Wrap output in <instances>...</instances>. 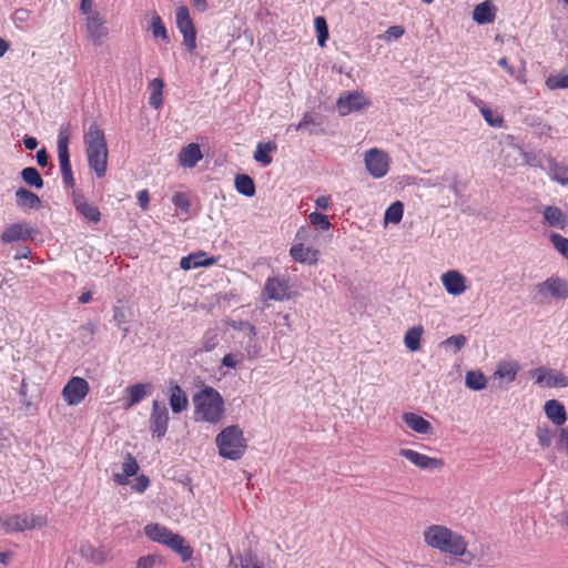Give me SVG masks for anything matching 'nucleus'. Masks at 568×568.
Listing matches in <instances>:
<instances>
[{
	"label": "nucleus",
	"instance_id": "f257e3e1",
	"mask_svg": "<svg viewBox=\"0 0 568 568\" xmlns=\"http://www.w3.org/2000/svg\"><path fill=\"white\" fill-rule=\"evenodd\" d=\"M425 544L442 554L454 558H462L466 564H471L476 556L468 549V541L462 534L445 525H430L423 531Z\"/></svg>",
	"mask_w": 568,
	"mask_h": 568
},
{
	"label": "nucleus",
	"instance_id": "f03ea898",
	"mask_svg": "<svg viewBox=\"0 0 568 568\" xmlns=\"http://www.w3.org/2000/svg\"><path fill=\"white\" fill-rule=\"evenodd\" d=\"M88 164L98 178L105 176L108 170V144L104 132L97 123L90 124L84 133Z\"/></svg>",
	"mask_w": 568,
	"mask_h": 568
},
{
	"label": "nucleus",
	"instance_id": "7ed1b4c3",
	"mask_svg": "<svg viewBox=\"0 0 568 568\" xmlns=\"http://www.w3.org/2000/svg\"><path fill=\"white\" fill-rule=\"evenodd\" d=\"M194 414L196 420L217 424L224 415V399L211 386H204L193 395Z\"/></svg>",
	"mask_w": 568,
	"mask_h": 568
},
{
	"label": "nucleus",
	"instance_id": "20e7f679",
	"mask_svg": "<svg viewBox=\"0 0 568 568\" xmlns=\"http://www.w3.org/2000/svg\"><path fill=\"white\" fill-rule=\"evenodd\" d=\"M219 453L223 458L237 460L246 449L243 430L237 425L224 428L215 438Z\"/></svg>",
	"mask_w": 568,
	"mask_h": 568
},
{
	"label": "nucleus",
	"instance_id": "39448f33",
	"mask_svg": "<svg viewBox=\"0 0 568 568\" xmlns=\"http://www.w3.org/2000/svg\"><path fill=\"white\" fill-rule=\"evenodd\" d=\"M536 294L534 300L539 303H548L552 300L568 298V280L559 276H550L544 282L535 285Z\"/></svg>",
	"mask_w": 568,
	"mask_h": 568
},
{
	"label": "nucleus",
	"instance_id": "423d86ee",
	"mask_svg": "<svg viewBox=\"0 0 568 568\" xmlns=\"http://www.w3.org/2000/svg\"><path fill=\"white\" fill-rule=\"evenodd\" d=\"M69 143H70V130L68 126H61L58 133V158L59 164L62 174V181L67 187H73L75 181L73 179L71 164H70V154H69Z\"/></svg>",
	"mask_w": 568,
	"mask_h": 568
},
{
	"label": "nucleus",
	"instance_id": "0eeeda50",
	"mask_svg": "<svg viewBox=\"0 0 568 568\" xmlns=\"http://www.w3.org/2000/svg\"><path fill=\"white\" fill-rule=\"evenodd\" d=\"M47 525V518L41 515L19 514L8 516L2 521V527L8 532H21L29 529L42 528Z\"/></svg>",
	"mask_w": 568,
	"mask_h": 568
},
{
	"label": "nucleus",
	"instance_id": "6e6552de",
	"mask_svg": "<svg viewBox=\"0 0 568 568\" xmlns=\"http://www.w3.org/2000/svg\"><path fill=\"white\" fill-rule=\"evenodd\" d=\"M169 420V410L165 403L154 399L149 418V429L153 438L161 439L165 436Z\"/></svg>",
	"mask_w": 568,
	"mask_h": 568
},
{
	"label": "nucleus",
	"instance_id": "1a4fd4ad",
	"mask_svg": "<svg viewBox=\"0 0 568 568\" xmlns=\"http://www.w3.org/2000/svg\"><path fill=\"white\" fill-rule=\"evenodd\" d=\"M364 163L367 172L374 179L384 178L389 170V158L387 153L376 148L365 152Z\"/></svg>",
	"mask_w": 568,
	"mask_h": 568
},
{
	"label": "nucleus",
	"instance_id": "9d476101",
	"mask_svg": "<svg viewBox=\"0 0 568 568\" xmlns=\"http://www.w3.org/2000/svg\"><path fill=\"white\" fill-rule=\"evenodd\" d=\"M175 18L176 27L183 34V44L187 51L192 52L196 48V30L190 17L189 9L185 6L179 7Z\"/></svg>",
	"mask_w": 568,
	"mask_h": 568
},
{
	"label": "nucleus",
	"instance_id": "9b49d317",
	"mask_svg": "<svg viewBox=\"0 0 568 568\" xmlns=\"http://www.w3.org/2000/svg\"><path fill=\"white\" fill-rule=\"evenodd\" d=\"M85 31L94 45H101L109 34L105 18L99 11H94L85 19Z\"/></svg>",
	"mask_w": 568,
	"mask_h": 568
},
{
	"label": "nucleus",
	"instance_id": "f8f14e48",
	"mask_svg": "<svg viewBox=\"0 0 568 568\" xmlns=\"http://www.w3.org/2000/svg\"><path fill=\"white\" fill-rule=\"evenodd\" d=\"M89 383L82 377H71L62 389L63 399L70 406L79 405L89 393Z\"/></svg>",
	"mask_w": 568,
	"mask_h": 568
},
{
	"label": "nucleus",
	"instance_id": "ddd939ff",
	"mask_svg": "<svg viewBox=\"0 0 568 568\" xmlns=\"http://www.w3.org/2000/svg\"><path fill=\"white\" fill-rule=\"evenodd\" d=\"M337 110L342 116L361 111L371 105V101L359 91L346 92L337 100Z\"/></svg>",
	"mask_w": 568,
	"mask_h": 568
},
{
	"label": "nucleus",
	"instance_id": "4468645a",
	"mask_svg": "<svg viewBox=\"0 0 568 568\" xmlns=\"http://www.w3.org/2000/svg\"><path fill=\"white\" fill-rule=\"evenodd\" d=\"M398 454L405 457L416 467L424 470H434L444 466V462L442 459L429 457L409 448H402L399 449Z\"/></svg>",
	"mask_w": 568,
	"mask_h": 568
},
{
	"label": "nucleus",
	"instance_id": "2eb2a0df",
	"mask_svg": "<svg viewBox=\"0 0 568 568\" xmlns=\"http://www.w3.org/2000/svg\"><path fill=\"white\" fill-rule=\"evenodd\" d=\"M80 556L93 564V565H103L111 560V552L104 546L95 547L89 541L82 542L79 549Z\"/></svg>",
	"mask_w": 568,
	"mask_h": 568
},
{
	"label": "nucleus",
	"instance_id": "dca6fc26",
	"mask_svg": "<svg viewBox=\"0 0 568 568\" xmlns=\"http://www.w3.org/2000/svg\"><path fill=\"white\" fill-rule=\"evenodd\" d=\"M440 280L446 292L450 295L458 296L466 291V278L458 271H447L442 275Z\"/></svg>",
	"mask_w": 568,
	"mask_h": 568
},
{
	"label": "nucleus",
	"instance_id": "f3484780",
	"mask_svg": "<svg viewBox=\"0 0 568 568\" xmlns=\"http://www.w3.org/2000/svg\"><path fill=\"white\" fill-rule=\"evenodd\" d=\"M34 230L27 223H13L4 229L0 239L3 243L26 241L32 236Z\"/></svg>",
	"mask_w": 568,
	"mask_h": 568
},
{
	"label": "nucleus",
	"instance_id": "a211bd4d",
	"mask_svg": "<svg viewBox=\"0 0 568 568\" xmlns=\"http://www.w3.org/2000/svg\"><path fill=\"white\" fill-rule=\"evenodd\" d=\"M169 404L173 414H180L189 407L187 395L174 381L169 383Z\"/></svg>",
	"mask_w": 568,
	"mask_h": 568
},
{
	"label": "nucleus",
	"instance_id": "6ab92c4d",
	"mask_svg": "<svg viewBox=\"0 0 568 568\" xmlns=\"http://www.w3.org/2000/svg\"><path fill=\"white\" fill-rule=\"evenodd\" d=\"M16 204L23 212L40 210L42 207L41 199L32 191L26 187H19L14 194Z\"/></svg>",
	"mask_w": 568,
	"mask_h": 568
},
{
	"label": "nucleus",
	"instance_id": "aec40b11",
	"mask_svg": "<svg viewBox=\"0 0 568 568\" xmlns=\"http://www.w3.org/2000/svg\"><path fill=\"white\" fill-rule=\"evenodd\" d=\"M288 283L284 277L267 278L265 283V294L270 300L284 301L288 298Z\"/></svg>",
	"mask_w": 568,
	"mask_h": 568
},
{
	"label": "nucleus",
	"instance_id": "412c9836",
	"mask_svg": "<svg viewBox=\"0 0 568 568\" xmlns=\"http://www.w3.org/2000/svg\"><path fill=\"white\" fill-rule=\"evenodd\" d=\"M290 255L298 263L312 265L318 261L320 251L313 247H305L303 243H296L291 247Z\"/></svg>",
	"mask_w": 568,
	"mask_h": 568
},
{
	"label": "nucleus",
	"instance_id": "4be33fe9",
	"mask_svg": "<svg viewBox=\"0 0 568 568\" xmlns=\"http://www.w3.org/2000/svg\"><path fill=\"white\" fill-rule=\"evenodd\" d=\"M203 155L200 145L196 143H190L184 146L179 153V163L183 168H194Z\"/></svg>",
	"mask_w": 568,
	"mask_h": 568
},
{
	"label": "nucleus",
	"instance_id": "5701e85b",
	"mask_svg": "<svg viewBox=\"0 0 568 568\" xmlns=\"http://www.w3.org/2000/svg\"><path fill=\"white\" fill-rule=\"evenodd\" d=\"M545 414L556 426H562L567 420L565 406L557 399H549L544 406Z\"/></svg>",
	"mask_w": 568,
	"mask_h": 568
},
{
	"label": "nucleus",
	"instance_id": "b1692460",
	"mask_svg": "<svg viewBox=\"0 0 568 568\" xmlns=\"http://www.w3.org/2000/svg\"><path fill=\"white\" fill-rule=\"evenodd\" d=\"M165 546L169 547L175 554H178L183 561H187L189 559H191L193 555L192 547L189 545L185 538L179 534L173 532L170 539H168Z\"/></svg>",
	"mask_w": 568,
	"mask_h": 568
},
{
	"label": "nucleus",
	"instance_id": "393cba45",
	"mask_svg": "<svg viewBox=\"0 0 568 568\" xmlns=\"http://www.w3.org/2000/svg\"><path fill=\"white\" fill-rule=\"evenodd\" d=\"M215 263L214 257H206L204 252L191 253L180 260V267L184 271L201 266H210Z\"/></svg>",
	"mask_w": 568,
	"mask_h": 568
},
{
	"label": "nucleus",
	"instance_id": "a878e982",
	"mask_svg": "<svg viewBox=\"0 0 568 568\" xmlns=\"http://www.w3.org/2000/svg\"><path fill=\"white\" fill-rule=\"evenodd\" d=\"M404 423L414 432L423 435L430 434L433 432L432 424L425 419L424 417L415 414V413H404L403 414Z\"/></svg>",
	"mask_w": 568,
	"mask_h": 568
},
{
	"label": "nucleus",
	"instance_id": "bb28decb",
	"mask_svg": "<svg viewBox=\"0 0 568 568\" xmlns=\"http://www.w3.org/2000/svg\"><path fill=\"white\" fill-rule=\"evenodd\" d=\"M496 18V7L486 0L474 8L473 19L479 24L491 23Z\"/></svg>",
	"mask_w": 568,
	"mask_h": 568
},
{
	"label": "nucleus",
	"instance_id": "cd10ccee",
	"mask_svg": "<svg viewBox=\"0 0 568 568\" xmlns=\"http://www.w3.org/2000/svg\"><path fill=\"white\" fill-rule=\"evenodd\" d=\"M144 534L150 540L165 546L173 531L163 525L152 523L144 527Z\"/></svg>",
	"mask_w": 568,
	"mask_h": 568
},
{
	"label": "nucleus",
	"instance_id": "c85d7f7f",
	"mask_svg": "<svg viewBox=\"0 0 568 568\" xmlns=\"http://www.w3.org/2000/svg\"><path fill=\"white\" fill-rule=\"evenodd\" d=\"M148 387H150V384L142 383H138L126 387L125 393L128 394V397L123 404V407L125 409H129L134 405L139 404L148 395Z\"/></svg>",
	"mask_w": 568,
	"mask_h": 568
},
{
	"label": "nucleus",
	"instance_id": "c756f323",
	"mask_svg": "<svg viewBox=\"0 0 568 568\" xmlns=\"http://www.w3.org/2000/svg\"><path fill=\"white\" fill-rule=\"evenodd\" d=\"M276 149L277 145L275 142H258L253 154V159L263 165H270L272 163V156L270 153L275 152Z\"/></svg>",
	"mask_w": 568,
	"mask_h": 568
},
{
	"label": "nucleus",
	"instance_id": "7c9ffc66",
	"mask_svg": "<svg viewBox=\"0 0 568 568\" xmlns=\"http://www.w3.org/2000/svg\"><path fill=\"white\" fill-rule=\"evenodd\" d=\"M470 101L479 108L484 120L493 128H501L504 120L500 116H495L493 111L485 105V102L476 97L469 95Z\"/></svg>",
	"mask_w": 568,
	"mask_h": 568
},
{
	"label": "nucleus",
	"instance_id": "2f4dec72",
	"mask_svg": "<svg viewBox=\"0 0 568 568\" xmlns=\"http://www.w3.org/2000/svg\"><path fill=\"white\" fill-rule=\"evenodd\" d=\"M235 190L247 197L255 195L256 189L254 180L247 174H237L234 180Z\"/></svg>",
	"mask_w": 568,
	"mask_h": 568
},
{
	"label": "nucleus",
	"instance_id": "473e14b6",
	"mask_svg": "<svg viewBox=\"0 0 568 568\" xmlns=\"http://www.w3.org/2000/svg\"><path fill=\"white\" fill-rule=\"evenodd\" d=\"M423 332L424 329L422 326H413L405 333L404 343L407 349L416 352L420 348Z\"/></svg>",
	"mask_w": 568,
	"mask_h": 568
},
{
	"label": "nucleus",
	"instance_id": "72a5a7b5",
	"mask_svg": "<svg viewBox=\"0 0 568 568\" xmlns=\"http://www.w3.org/2000/svg\"><path fill=\"white\" fill-rule=\"evenodd\" d=\"M20 175H21L22 181L27 185L34 187V189L43 187V184H44L43 179L36 168H33V166L24 168L21 171Z\"/></svg>",
	"mask_w": 568,
	"mask_h": 568
},
{
	"label": "nucleus",
	"instance_id": "f704fd0d",
	"mask_svg": "<svg viewBox=\"0 0 568 568\" xmlns=\"http://www.w3.org/2000/svg\"><path fill=\"white\" fill-rule=\"evenodd\" d=\"M544 219L550 226L564 229L565 215L559 207L551 205L546 206L544 210Z\"/></svg>",
	"mask_w": 568,
	"mask_h": 568
},
{
	"label": "nucleus",
	"instance_id": "c9c22d12",
	"mask_svg": "<svg viewBox=\"0 0 568 568\" xmlns=\"http://www.w3.org/2000/svg\"><path fill=\"white\" fill-rule=\"evenodd\" d=\"M549 170L552 179L561 185L568 184V166L555 159L549 160Z\"/></svg>",
	"mask_w": 568,
	"mask_h": 568
},
{
	"label": "nucleus",
	"instance_id": "e433bc0d",
	"mask_svg": "<svg viewBox=\"0 0 568 568\" xmlns=\"http://www.w3.org/2000/svg\"><path fill=\"white\" fill-rule=\"evenodd\" d=\"M465 385L471 390H483L487 379L480 371H468L465 376Z\"/></svg>",
	"mask_w": 568,
	"mask_h": 568
},
{
	"label": "nucleus",
	"instance_id": "4c0bfd02",
	"mask_svg": "<svg viewBox=\"0 0 568 568\" xmlns=\"http://www.w3.org/2000/svg\"><path fill=\"white\" fill-rule=\"evenodd\" d=\"M75 209L92 223H98L101 220V213L99 209L87 203L85 201H75Z\"/></svg>",
	"mask_w": 568,
	"mask_h": 568
},
{
	"label": "nucleus",
	"instance_id": "58836bf2",
	"mask_svg": "<svg viewBox=\"0 0 568 568\" xmlns=\"http://www.w3.org/2000/svg\"><path fill=\"white\" fill-rule=\"evenodd\" d=\"M404 214V205L400 201L393 202L385 211V223L397 224L402 221Z\"/></svg>",
	"mask_w": 568,
	"mask_h": 568
},
{
	"label": "nucleus",
	"instance_id": "ea45409f",
	"mask_svg": "<svg viewBox=\"0 0 568 568\" xmlns=\"http://www.w3.org/2000/svg\"><path fill=\"white\" fill-rule=\"evenodd\" d=\"M320 124L315 121L311 113H305L303 119L290 128H294L296 131H307L310 134L317 133Z\"/></svg>",
	"mask_w": 568,
	"mask_h": 568
},
{
	"label": "nucleus",
	"instance_id": "a19ab883",
	"mask_svg": "<svg viewBox=\"0 0 568 568\" xmlns=\"http://www.w3.org/2000/svg\"><path fill=\"white\" fill-rule=\"evenodd\" d=\"M467 343V338L463 334L449 336L440 343V347L452 349L454 353L459 352Z\"/></svg>",
	"mask_w": 568,
	"mask_h": 568
},
{
	"label": "nucleus",
	"instance_id": "79ce46f5",
	"mask_svg": "<svg viewBox=\"0 0 568 568\" xmlns=\"http://www.w3.org/2000/svg\"><path fill=\"white\" fill-rule=\"evenodd\" d=\"M549 241L555 250L568 261V239L552 232L549 234Z\"/></svg>",
	"mask_w": 568,
	"mask_h": 568
},
{
	"label": "nucleus",
	"instance_id": "37998d69",
	"mask_svg": "<svg viewBox=\"0 0 568 568\" xmlns=\"http://www.w3.org/2000/svg\"><path fill=\"white\" fill-rule=\"evenodd\" d=\"M150 30L154 38H160L165 42H169V36L165 26L162 22V19L159 14L154 13L152 17V21L150 24Z\"/></svg>",
	"mask_w": 568,
	"mask_h": 568
},
{
	"label": "nucleus",
	"instance_id": "c03bdc74",
	"mask_svg": "<svg viewBox=\"0 0 568 568\" xmlns=\"http://www.w3.org/2000/svg\"><path fill=\"white\" fill-rule=\"evenodd\" d=\"M518 373V365L516 363H501L499 364L496 375H498L500 378H506L507 382L515 381Z\"/></svg>",
	"mask_w": 568,
	"mask_h": 568
},
{
	"label": "nucleus",
	"instance_id": "a18cd8bd",
	"mask_svg": "<svg viewBox=\"0 0 568 568\" xmlns=\"http://www.w3.org/2000/svg\"><path fill=\"white\" fill-rule=\"evenodd\" d=\"M314 27L317 33V42L320 47H324L328 39V27L324 17L318 16L314 19Z\"/></svg>",
	"mask_w": 568,
	"mask_h": 568
},
{
	"label": "nucleus",
	"instance_id": "49530a36",
	"mask_svg": "<svg viewBox=\"0 0 568 568\" xmlns=\"http://www.w3.org/2000/svg\"><path fill=\"white\" fill-rule=\"evenodd\" d=\"M163 564V558L160 555H146L136 560V568H155Z\"/></svg>",
	"mask_w": 568,
	"mask_h": 568
},
{
	"label": "nucleus",
	"instance_id": "de8ad7c7",
	"mask_svg": "<svg viewBox=\"0 0 568 568\" xmlns=\"http://www.w3.org/2000/svg\"><path fill=\"white\" fill-rule=\"evenodd\" d=\"M97 331V326L93 323H87L79 327L78 329V338L82 344H90L93 341V335Z\"/></svg>",
	"mask_w": 568,
	"mask_h": 568
},
{
	"label": "nucleus",
	"instance_id": "09e8293b",
	"mask_svg": "<svg viewBox=\"0 0 568 568\" xmlns=\"http://www.w3.org/2000/svg\"><path fill=\"white\" fill-rule=\"evenodd\" d=\"M546 85L550 90L568 89V74H552L546 80Z\"/></svg>",
	"mask_w": 568,
	"mask_h": 568
},
{
	"label": "nucleus",
	"instance_id": "8fccbe9b",
	"mask_svg": "<svg viewBox=\"0 0 568 568\" xmlns=\"http://www.w3.org/2000/svg\"><path fill=\"white\" fill-rule=\"evenodd\" d=\"M308 220L313 226L318 227L322 231H327L332 226L328 217L320 212H312L308 215Z\"/></svg>",
	"mask_w": 568,
	"mask_h": 568
},
{
	"label": "nucleus",
	"instance_id": "3c124183",
	"mask_svg": "<svg viewBox=\"0 0 568 568\" xmlns=\"http://www.w3.org/2000/svg\"><path fill=\"white\" fill-rule=\"evenodd\" d=\"M232 327L235 331L243 332L245 335H247L250 338V343L254 339V337L257 334L256 327L247 321L233 322Z\"/></svg>",
	"mask_w": 568,
	"mask_h": 568
},
{
	"label": "nucleus",
	"instance_id": "603ef678",
	"mask_svg": "<svg viewBox=\"0 0 568 568\" xmlns=\"http://www.w3.org/2000/svg\"><path fill=\"white\" fill-rule=\"evenodd\" d=\"M545 384L548 387H567L568 378L562 373H551L548 374Z\"/></svg>",
	"mask_w": 568,
	"mask_h": 568
},
{
	"label": "nucleus",
	"instance_id": "864d4df0",
	"mask_svg": "<svg viewBox=\"0 0 568 568\" xmlns=\"http://www.w3.org/2000/svg\"><path fill=\"white\" fill-rule=\"evenodd\" d=\"M123 475L125 477L134 476L139 470V465L135 458L131 454H126L124 463L122 465Z\"/></svg>",
	"mask_w": 568,
	"mask_h": 568
},
{
	"label": "nucleus",
	"instance_id": "5fc2aeb1",
	"mask_svg": "<svg viewBox=\"0 0 568 568\" xmlns=\"http://www.w3.org/2000/svg\"><path fill=\"white\" fill-rule=\"evenodd\" d=\"M536 435L541 447H549L551 445L552 432L548 427L538 426Z\"/></svg>",
	"mask_w": 568,
	"mask_h": 568
},
{
	"label": "nucleus",
	"instance_id": "6e6d98bb",
	"mask_svg": "<svg viewBox=\"0 0 568 568\" xmlns=\"http://www.w3.org/2000/svg\"><path fill=\"white\" fill-rule=\"evenodd\" d=\"M172 203L183 212H189L191 207V202L189 196L185 193L176 192L172 196Z\"/></svg>",
	"mask_w": 568,
	"mask_h": 568
},
{
	"label": "nucleus",
	"instance_id": "4d7b16f0",
	"mask_svg": "<svg viewBox=\"0 0 568 568\" xmlns=\"http://www.w3.org/2000/svg\"><path fill=\"white\" fill-rule=\"evenodd\" d=\"M113 321L118 327L129 323V311L124 306L113 307Z\"/></svg>",
	"mask_w": 568,
	"mask_h": 568
},
{
	"label": "nucleus",
	"instance_id": "13d9d810",
	"mask_svg": "<svg viewBox=\"0 0 568 568\" xmlns=\"http://www.w3.org/2000/svg\"><path fill=\"white\" fill-rule=\"evenodd\" d=\"M30 17V11L27 9H17L12 16V21L16 26H21L27 22Z\"/></svg>",
	"mask_w": 568,
	"mask_h": 568
},
{
	"label": "nucleus",
	"instance_id": "bf43d9fd",
	"mask_svg": "<svg viewBox=\"0 0 568 568\" xmlns=\"http://www.w3.org/2000/svg\"><path fill=\"white\" fill-rule=\"evenodd\" d=\"M149 484V478L144 475H141L135 479L132 488L136 494H142L148 488Z\"/></svg>",
	"mask_w": 568,
	"mask_h": 568
},
{
	"label": "nucleus",
	"instance_id": "052dcab7",
	"mask_svg": "<svg viewBox=\"0 0 568 568\" xmlns=\"http://www.w3.org/2000/svg\"><path fill=\"white\" fill-rule=\"evenodd\" d=\"M312 236V227L310 225H305L300 227V230L296 233L295 241L298 243H303L308 241V239Z\"/></svg>",
	"mask_w": 568,
	"mask_h": 568
},
{
	"label": "nucleus",
	"instance_id": "680f3d73",
	"mask_svg": "<svg viewBox=\"0 0 568 568\" xmlns=\"http://www.w3.org/2000/svg\"><path fill=\"white\" fill-rule=\"evenodd\" d=\"M405 30L400 26H392L386 30V37L388 39H399L404 34Z\"/></svg>",
	"mask_w": 568,
	"mask_h": 568
},
{
	"label": "nucleus",
	"instance_id": "e2e57ef3",
	"mask_svg": "<svg viewBox=\"0 0 568 568\" xmlns=\"http://www.w3.org/2000/svg\"><path fill=\"white\" fill-rule=\"evenodd\" d=\"M36 159L38 165L45 168L49 164V155L45 151V149H40L36 153Z\"/></svg>",
	"mask_w": 568,
	"mask_h": 568
},
{
	"label": "nucleus",
	"instance_id": "0e129e2a",
	"mask_svg": "<svg viewBox=\"0 0 568 568\" xmlns=\"http://www.w3.org/2000/svg\"><path fill=\"white\" fill-rule=\"evenodd\" d=\"M149 87L151 93H163L164 82L162 79L155 78L150 82Z\"/></svg>",
	"mask_w": 568,
	"mask_h": 568
},
{
	"label": "nucleus",
	"instance_id": "69168bd1",
	"mask_svg": "<svg viewBox=\"0 0 568 568\" xmlns=\"http://www.w3.org/2000/svg\"><path fill=\"white\" fill-rule=\"evenodd\" d=\"M149 104L155 110L160 109L163 104L162 93H151Z\"/></svg>",
	"mask_w": 568,
	"mask_h": 568
},
{
	"label": "nucleus",
	"instance_id": "338daca9",
	"mask_svg": "<svg viewBox=\"0 0 568 568\" xmlns=\"http://www.w3.org/2000/svg\"><path fill=\"white\" fill-rule=\"evenodd\" d=\"M149 201H150V196H149V192L146 190H142L138 193V202H139V205L143 210L148 209Z\"/></svg>",
	"mask_w": 568,
	"mask_h": 568
},
{
	"label": "nucleus",
	"instance_id": "774afa93",
	"mask_svg": "<svg viewBox=\"0 0 568 568\" xmlns=\"http://www.w3.org/2000/svg\"><path fill=\"white\" fill-rule=\"evenodd\" d=\"M558 444L568 448V427H561L558 436Z\"/></svg>",
	"mask_w": 568,
	"mask_h": 568
}]
</instances>
